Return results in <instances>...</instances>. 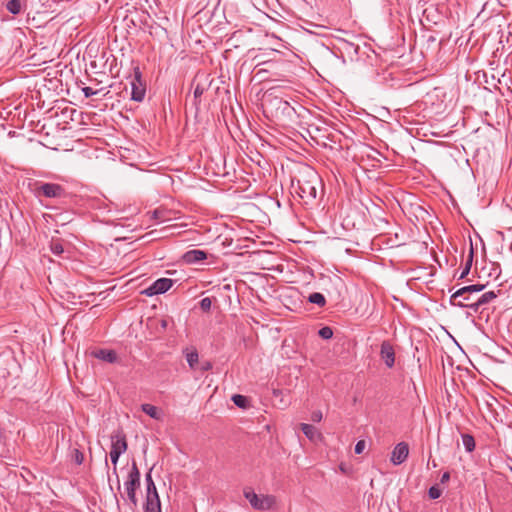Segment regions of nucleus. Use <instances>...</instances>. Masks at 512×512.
<instances>
[{
	"label": "nucleus",
	"mask_w": 512,
	"mask_h": 512,
	"mask_svg": "<svg viewBox=\"0 0 512 512\" xmlns=\"http://www.w3.org/2000/svg\"><path fill=\"white\" fill-rule=\"evenodd\" d=\"M127 496L130 502L136 506L137 498H136V490L140 487V471L138 469L137 463L135 461L132 462L131 470L128 474V478L124 483Z\"/></svg>",
	"instance_id": "20e7f679"
},
{
	"label": "nucleus",
	"mask_w": 512,
	"mask_h": 512,
	"mask_svg": "<svg viewBox=\"0 0 512 512\" xmlns=\"http://www.w3.org/2000/svg\"><path fill=\"white\" fill-rule=\"evenodd\" d=\"M84 298H82V301L79 303V305H88L89 303L93 302L95 299L94 293H85L82 294Z\"/></svg>",
	"instance_id": "c756f323"
},
{
	"label": "nucleus",
	"mask_w": 512,
	"mask_h": 512,
	"mask_svg": "<svg viewBox=\"0 0 512 512\" xmlns=\"http://www.w3.org/2000/svg\"><path fill=\"white\" fill-rule=\"evenodd\" d=\"M204 92V88L200 85H197L194 89V97L198 98L200 97Z\"/></svg>",
	"instance_id": "58836bf2"
},
{
	"label": "nucleus",
	"mask_w": 512,
	"mask_h": 512,
	"mask_svg": "<svg viewBox=\"0 0 512 512\" xmlns=\"http://www.w3.org/2000/svg\"><path fill=\"white\" fill-rule=\"evenodd\" d=\"M385 200H386V207H387V206L394 207L395 205H398V206H399V202L396 200V198H395L394 196L389 197V196L386 194Z\"/></svg>",
	"instance_id": "f704fd0d"
},
{
	"label": "nucleus",
	"mask_w": 512,
	"mask_h": 512,
	"mask_svg": "<svg viewBox=\"0 0 512 512\" xmlns=\"http://www.w3.org/2000/svg\"><path fill=\"white\" fill-rule=\"evenodd\" d=\"M406 233L396 223H389L386 220V246L389 248L399 247L405 243Z\"/></svg>",
	"instance_id": "423d86ee"
},
{
	"label": "nucleus",
	"mask_w": 512,
	"mask_h": 512,
	"mask_svg": "<svg viewBox=\"0 0 512 512\" xmlns=\"http://www.w3.org/2000/svg\"><path fill=\"white\" fill-rule=\"evenodd\" d=\"M321 184L319 174L310 166L304 167L296 178L292 180V187L306 203L317 196V187Z\"/></svg>",
	"instance_id": "f257e3e1"
},
{
	"label": "nucleus",
	"mask_w": 512,
	"mask_h": 512,
	"mask_svg": "<svg viewBox=\"0 0 512 512\" xmlns=\"http://www.w3.org/2000/svg\"><path fill=\"white\" fill-rule=\"evenodd\" d=\"M74 461L78 465L82 464L83 461H84V454L80 450H78V449L74 450Z\"/></svg>",
	"instance_id": "2f4dec72"
},
{
	"label": "nucleus",
	"mask_w": 512,
	"mask_h": 512,
	"mask_svg": "<svg viewBox=\"0 0 512 512\" xmlns=\"http://www.w3.org/2000/svg\"><path fill=\"white\" fill-rule=\"evenodd\" d=\"M144 512H162L160 498L146 496Z\"/></svg>",
	"instance_id": "4468645a"
},
{
	"label": "nucleus",
	"mask_w": 512,
	"mask_h": 512,
	"mask_svg": "<svg viewBox=\"0 0 512 512\" xmlns=\"http://www.w3.org/2000/svg\"><path fill=\"white\" fill-rule=\"evenodd\" d=\"M488 285H489V283H486V284H472V285L464 286L463 288H469V289H472V288H486Z\"/></svg>",
	"instance_id": "a19ab883"
},
{
	"label": "nucleus",
	"mask_w": 512,
	"mask_h": 512,
	"mask_svg": "<svg viewBox=\"0 0 512 512\" xmlns=\"http://www.w3.org/2000/svg\"><path fill=\"white\" fill-rule=\"evenodd\" d=\"M120 456H121L120 453H118L116 451H112V450L110 451V459L114 466V473H116V470H117L116 466H117V462H118V459Z\"/></svg>",
	"instance_id": "7c9ffc66"
},
{
	"label": "nucleus",
	"mask_w": 512,
	"mask_h": 512,
	"mask_svg": "<svg viewBox=\"0 0 512 512\" xmlns=\"http://www.w3.org/2000/svg\"><path fill=\"white\" fill-rule=\"evenodd\" d=\"M380 355L384 358V342L380 345Z\"/></svg>",
	"instance_id": "c03bdc74"
},
{
	"label": "nucleus",
	"mask_w": 512,
	"mask_h": 512,
	"mask_svg": "<svg viewBox=\"0 0 512 512\" xmlns=\"http://www.w3.org/2000/svg\"><path fill=\"white\" fill-rule=\"evenodd\" d=\"M167 291L168 290H141V293L145 294L147 296H153V295H156V294H163V293H165Z\"/></svg>",
	"instance_id": "e433bc0d"
},
{
	"label": "nucleus",
	"mask_w": 512,
	"mask_h": 512,
	"mask_svg": "<svg viewBox=\"0 0 512 512\" xmlns=\"http://www.w3.org/2000/svg\"><path fill=\"white\" fill-rule=\"evenodd\" d=\"M450 479V473L449 472H444L440 478V482L442 484H445L446 482H448Z\"/></svg>",
	"instance_id": "ea45409f"
},
{
	"label": "nucleus",
	"mask_w": 512,
	"mask_h": 512,
	"mask_svg": "<svg viewBox=\"0 0 512 512\" xmlns=\"http://www.w3.org/2000/svg\"><path fill=\"white\" fill-rule=\"evenodd\" d=\"M273 394H274L275 396H277V395L279 394V390H274V391H273Z\"/></svg>",
	"instance_id": "de8ad7c7"
},
{
	"label": "nucleus",
	"mask_w": 512,
	"mask_h": 512,
	"mask_svg": "<svg viewBox=\"0 0 512 512\" xmlns=\"http://www.w3.org/2000/svg\"><path fill=\"white\" fill-rule=\"evenodd\" d=\"M269 101L271 105L276 106L278 109H282L283 112L290 108L289 103L281 98L274 97L271 98Z\"/></svg>",
	"instance_id": "412c9836"
},
{
	"label": "nucleus",
	"mask_w": 512,
	"mask_h": 512,
	"mask_svg": "<svg viewBox=\"0 0 512 512\" xmlns=\"http://www.w3.org/2000/svg\"><path fill=\"white\" fill-rule=\"evenodd\" d=\"M176 282L177 280L171 278H160L146 288H171Z\"/></svg>",
	"instance_id": "dca6fc26"
},
{
	"label": "nucleus",
	"mask_w": 512,
	"mask_h": 512,
	"mask_svg": "<svg viewBox=\"0 0 512 512\" xmlns=\"http://www.w3.org/2000/svg\"><path fill=\"white\" fill-rule=\"evenodd\" d=\"M94 358L102 360L107 363H115L118 359L117 353L111 349H97L91 352Z\"/></svg>",
	"instance_id": "f8f14e48"
},
{
	"label": "nucleus",
	"mask_w": 512,
	"mask_h": 512,
	"mask_svg": "<svg viewBox=\"0 0 512 512\" xmlns=\"http://www.w3.org/2000/svg\"><path fill=\"white\" fill-rule=\"evenodd\" d=\"M134 282H135V280H134V279H130L129 281H127V282L124 284V286H130V285H132Z\"/></svg>",
	"instance_id": "a18cd8bd"
},
{
	"label": "nucleus",
	"mask_w": 512,
	"mask_h": 512,
	"mask_svg": "<svg viewBox=\"0 0 512 512\" xmlns=\"http://www.w3.org/2000/svg\"><path fill=\"white\" fill-rule=\"evenodd\" d=\"M131 85V99L137 102H141L145 98L146 84L142 80V73L139 67L134 68V74L130 81Z\"/></svg>",
	"instance_id": "0eeeda50"
},
{
	"label": "nucleus",
	"mask_w": 512,
	"mask_h": 512,
	"mask_svg": "<svg viewBox=\"0 0 512 512\" xmlns=\"http://www.w3.org/2000/svg\"><path fill=\"white\" fill-rule=\"evenodd\" d=\"M428 494L431 499H438L441 496L442 491L438 486L434 485L429 488Z\"/></svg>",
	"instance_id": "c85d7f7f"
},
{
	"label": "nucleus",
	"mask_w": 512,
	"mask_h": 512,
	"mask_svg": "<svg viewBox=\"0 0 512 512\" xmlns=\"http://www.w3.org/2000/svg\"><path fill=\"white\" fill-rule=\"evenodd\" d=\"M232 401L234 402V404L240 408H246L247 407V403H248V399L247 397L243 396V395H240V394H236L232 397Z\"/></svg>",
	"instance_id": "a878e982"
},
{
	"label": "nucleus",
	"mask_w": 512,
	"mask_h": 512,
	"mask_svg": "<svg viewBox=\"0 0 512 512\" xmlns=\"http://www.w3.org/2000/svg\"><path fill=\"white\" fill-rule=\"evenodd\" d=\"M223 288H225V289L230 288V284H226V285H224V287H223Z\"/></svg>",
	"instance_id": "8fccbe9b"
},
{
	"label": "nucleus",
	"mask_w": 512,
	"mask_h": 512,
	"mask_svg": "<svg viewBox=\"0 0 512 512\" xmlns=\"http://www.w3.org/2000/svg\"><path fill=\"white\" fill-rule=\"evenodd\" d=\"M323 418L322 412L320 410L312 412L311 419L314 422H320Z\"/></svg>",
	"instance_id": "4c0bfd02"
},
{
	"label": "nucleus",
	"mask_w": 512,
	"mask_h": 512,
	"mask_svg": "<svg viewBox=\"0 0 512 512\" xmlns=\"http://www.w3.org/2000/svg\"><path fill=\"white\" fill-rule=\"evenodd\" d=\"M50 250L54 255L60 256L64 252V247L59 239H52L50 243Z\"/></svg>",
	"instance_id": "6ab92c4d"
},
{
	"label": "nucleus",
	"mask_w": 512,
	"mask_h": 512,
	"mask_svg": "<svg viewBox=\"0 0 512 512\" xmlns=\"http://www.w3.org/2000/svg\"><path fill=\"white\" fill-rule=\"evenodd\" d=\"M244 497L255 510H269L276 504L273 495H258L252 490H244Z\"/></svg>",
	"instance_id": "7ed1b4c3"
},
{
	"label": "nucleus",
	"mask_w": 512,
	"mask_h": 512,
	"mask_svg": "<svg viewBox=\"0 0 512 512\" xmlns=\"http://www.w3.org/2000/svg\"><path fill=\"white\" fill-rule=\"evenodd\" d=\"M409 456V445L406 442H399L392 450L390 455V462L399 466L403 464Z\"/></svg>",
	"instance_id": "1a4fd4ad"
},
{
	"label": "nucleus",
	"mask_w": 512,
	"mask_h": 512,
	"mask_svg": "<svg viewBox=\"0 0 512 512\" xmlns=\"http://www.w3.org/2000/svg\"><path fill=\"white\" fill-rule=\"evenodd\" d=\"M200 306L203 311H208L211 308V299L208 297L203 298L200 302Z\"/></svg>",
	"instance_id": "473e14b6"
},
{
	"label": "nucleus",
	"mask_w": 512,
	"mask_h": 512,
	"mask_svg": "<svg viewBox=\"0 0 512 512\" xmlns=\"http://www.w3.org/2000/svg\"><path fill=\"white\" fill-rule=\"evenodd\" d=\"M472 259H473V251L471 249L469 252V255L467 257V260L465 262V265L459 275V279H463L470 272L471 265H472Z\"/></svg>",
	"instance_id": "393cba45"
},
{
	"label": "nucleus",
	"mask_w": 512,
	"mask_h": 512,
	"mask_svg": "<svg viewBox=\"0 0 512 512\" xmlns=\"http://www.w3.org/2000/svg\"><path fill=\"white\" fill-rule=\"evenodd\" d=\"M146 481V496L151 497H159L156 485L152 479L151 470L145 475Z\"/></svg>",
	"instance_id": "2eb2a0df"
},
{
	"label": "nucleus",
	"mask_w": 512,
	"mask_h": 512,
	"mask_svg": "<svg viewBox=\"0 0 512 512\" xmlns=\"http://www.w3.org/2000/svg\"><path fill=\"white\" fill-rule=\"evenodd\" d=\"M166 325H167V324H166V321H165V320H163V321H162V327H164V328H165V327H166Z\"/></svg>",
	"instance_id": "09e8293b"
},
{
	"label": "nucleus",
	"mask_w": 512,
	"mask_h": 512,
	"mask_svg": "<svg viewBox=\"0 0 512 512\" xmlns=\"http://www.w3.org/2000/svg\"><path fill=\"white\" fill-rule=\"evenodd\" d=\"M308 301L312 304H316L319 307H323L326 304V299L323 294L315 292L308 296Z\"/></svg>",
	"instance_id": "a211bd4d"
},
{
	"label": "nucleus",
	"mask_w": 512,
	"mask_h": 512,
	"mask_svg": "<svg viewBox=\"0 0 512 512\" xmlns=\"http://www.w3.org/2000/svg\"><path fill=\"white\" fill-rule=\"evenodd\" d=\"M207 259V253L203 250L193 249L185 252L182 260L186 264H196Z\"/></svg>",
	"instance_id": "9b49d317"
},
{
	"label": "nucleus",
	"mask_w": 512,
	"mask_h": 512,
	"mask_svg": "<svg viewBox=\"0 0 512 512\" xmlns=\"http://www.w3.org/2000/svg\"><path fill=\"white\" fill-rule=\"evenodd\" d=\"M476 294H477V292L462 293V295L459 297V300H461L462 302H466V303L474 302L477 298V297H475Z\"/></svg>",
	"instance_id": "cd10ccee"
},
{
	"label": "nucleus",
	"mask_w": 512,
	"mask_h": 512,
	"mask_svg": "<svg viewBox=\"0 0 512 512\" xmlns=\"http://www.w3.org/2000/svg\"><path fill=\"white\" fill-rule=\"evenodd\" d=\"M366 447V443L364 440H359L355 445V453L361 454Z\"/></svg>",
	"instance_id": "72a5a7b5"
},
{
	"label": "nucleus",
	"mask_w": 512,
	"mask_h": 512,
	"mask_svg": "<svg viewBox=\"0 0 512 512\" xmlns=\"http://www.w3.org/2000/svg\"><path fill=\"white\" fill-rule=\"evenodd\" d=\"M318 335L322 338V339H330L332 338L333 336V330L329 327V326H324L322 327L321 329H319L318 331Z\"/></svg>",
	"instance_id": "bb28decb"
},
{
	"label": "nucleus",
	"mask_w": 512,
	"mask_h": 512,
	"mask_svg": "<svg viewBox=\"0 0 512 512\" xmlns=\"http://www.w3.org/2000/svg\"><path fill=\"white\" fill-rule=\"evenodd\" d=\"M34 194L37 198H62L66 195L63 186L57 183H36Z\"/></svg>",
	"instance_id": "39448f33"
},
{
	"label": "nucleus",
	"mask_w": 512,
	"mask_h": 512,
	"mask_svg": "<svg viewBox=\"0 0 512 512\" xmlns=\"http://www.w3.org/2000/svg\"><path fill=\"white\" fill-rule=\"evenodd\" d=\"M300 427H301V430L304 433V435L310 441L316 442V441L322 439V434L319 432V430L315 426H313L311 424L302 423L300 425Z\"/></svg>",
	"instance_id": "ddd939ff"
},
{
	"label": "nucleus",
	"mask_w": 512,
	"mask_h": 512,
	"mask_svg": "<svg viewBox=\"0 0 512 512\" xmlns=\"http://www.w3.org/2000/svg\"><path fill=\"white\" fill-rule=\"evenodd\" d=\"M82 92L84 93L86 98L92 97L97 94V91L93 90L91 87H83Z\"/></svg>",
	"instance_id": "c9c22d12"
},
{
	"label": "nucleus",
	"mask_w": 512,
	"mask_h": 512,
	"mask_svg": "<svg viewBox=\"0 0 512 512\" xmlns=\"http://www.w3.org/2000/svg\"><path fill=\"white\" fill-rule=\"evenodd\" d=\"M141 408H142V411L144 413H146L147 415H149L151 418L156 419V420L160 419V413L156 406L151 405V404H143L141 406Z\"/></svg>",
	"instance_id": "f3484780"
},
{
	"label": "nucleus",
	"mask_w": 512,
	"mask_h": 512,
	"mask_svg": "<svg viewBox=\"0 0 512 512\" xmlns=\"http://www.w3.org/2000/svg\"><path fill=\"white\" fill-rule=\"evenodd\" d=\"M462 442L467 452H472L475 448V440L469 434L462 435Z\"/></svg>",
	"instance_id": "4be33fe9"
},
{
	"label": "nucleus",
	"mask_w": 512,
	"mask_h": 512,
	"mask_svg": "<svg viewBox=\"0 0 512 512\" xmlns=\"http://www.w3.org/2000/svg\"><path fill=\"white\" fill-rule=\"evenodd\" d=\"M160 213H161V212H160L159 210H155V211L153 212V215H154V217H155L156 219H160Z\"/></svg>",
	"instance_id": "37998d69"
},
{
	"label": "nucleus",
	"mask_w": 512,
	"mask_h": 512,
	"mask_svg": "<svg viewBox=\"0 0 512 512\" xmlns=\"http://www.w3.org/2000/svg\"><path fill=\"white\" fill-rule=\"evenodd\" d=\"M128 444L126 436L122 431H116L111 435V450L120 454L126 452Z\"/></svg>",
	"instance_id": "9d476101"
},
{
	"label": "nucleus",
	"mask_w": 512,
	"mask_h": 512,
	"mask_svg": "<svg viewBox=\"0 0 512 512\" xmlns=\"http://www.w3.org/2000/svg\"><path fill=\"white\" fill-rule=\"evenodd\" d=\"M510 469H511V471H512V467H511Z\"/></svg>",
	"instance_id": "3c124183"
},
{
	"label": "nucleus",
	"mask_w": 512,
	"mask_h": 512,
	"mask_svg": "<svg viewBox=\"0 0 512 512\" xmlns=\"http://www.w3.org/2000/svg\"><path fill=\"white\" fill-rule=\"evenodd\" d=\"M7 10L13 15H17L21 11V1L20 0H10L6 5Z\"/></svg>",
	"instance_id": "5701e85b"
},
{
	"label": "nucleus",
	"mask_w": 512,
	"mask_h": 512,
	"mask_svg": "<svg viewBox=\"0 0 512 512\" xmlns=\"http://www.w3.org/2000/svg\"><path fill=\"white\" fill-rule=\"evenodd\" d=\"M143 285H144V282L137 284V285H132L130 288H137L138 286H143Z\"/></svg>",
	"instance_id": "49530a36"
},
{
	"label": "nucleus",
	"mask_w": 512,
	"mask_h": 512,
	"mask_svg": "<svg viewBox=\"0 0 512 512\" xmlns=\"http://www.w3.org/2000/svg\"><path fill=\"white\" fill-rule=\"evenodd\" d=\"M210 368H211V364L209 362L204 363L203 366H202V370L203 371H207Z\"/></svg>",
	"instance_id": "79ce46f5"
},
{
	"label": "nucleus",
	"mask_w": 512,
	"mask_h": 512,
	"mask_svg": "<svg viewBox=\"0 0 512 512\" xmlns=\"http://www.w3.org/2000/svg\"><path fill=\"white\" fill-rule=\"evenodd\" d=\"M396 362L393 348L386 344V367H392Z\"/></svg>",
	"instance_id": "b1692460"
},
{
	"label": "nucleus",
	"mask_w": 512,
	"mask_h": 512,
	"mask_svg": "<svg viewBox=\"0 0 512 512\" xmlns=\"http://www.w3.org/2000/svg\"><path fill=\"white\" fill-rule=\"evenodd\" d=\"M481 290H456L450 297V303L453 306L458 307H466L472 309L474 312H478V310L483 307L484 305L488 304L490 301L495 299L497 297V294L493 290H489L488 292L482 294L481 296L477 297L474 302H462L459 300V297L462 295V293L466 292H480Z\"/></svg>",
	"instance_id": "f03ea898"
},
{
	"label": "nucleus",
	"mask_w": 512,
	"mask_h": 512,
	"mask_svg": "<svg viewBox=\"0 0 512 512\" xmlns=\"http://www.w3.org/2000/svg\"><path fill=\"white\" fill-rule=\"evenodd\" d=\"M54 299H58L60 304L67 309H74L82 301V294H76L73 290H54L52 294Z\"/></svg>",
	"instance_id": "6e6552de"
},
{
	"label": "nucleus",
	"mask_w": 512,
	"mask_h": 512,
	"mask_svg": "<svg viewBox=\"0 0 512 512\" xmlns=\"http://www.w3.org/2000/svg\"><path fill=\"white\" fill-rule=\"evenodd\" d=\"M198 352L194 349L186 352V360L191 369H195V366L198 363Z\"/></svg>",
	"instance_id": "aec40b11"
}]
</instances>
